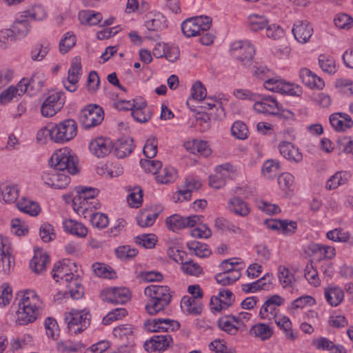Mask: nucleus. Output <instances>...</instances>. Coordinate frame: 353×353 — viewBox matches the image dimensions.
Wrapping results in <instances>:
<instances>
[{
  "mask_svg": "<svg viewBox=\"0 0 353 353\" xmlns=\"http://www.w3.org/2000/svg\"><path fill=\"white\" fill-rule=\"evenodd\" d=\"M12 248L10 240L0 235V261L4 271L10 270L12 265Z\"/></svg>",
  "mask_w": 353,
  "mask_h": 353,
  "instance_id": "412c9836",
  "label": "nucleus"
},
{
  "mask_svg": "<svg viewBox=\"0 0 353 353\" xmlns=\"http://www.w3.org/2000/svg\"><path fill=\"white\" fill-rule=\"evenodd\" d=\"M127 315V311L124 308L118 307L108 312L103 319L104 325H109L113 321L120 320Z\"/></svg>",
  "mask_w": 353,
  "mask_h": 353,
  "instance_id": "bf43d9fd",
  "label": "nucleus"
},
{
  "mask_svg": "<svg viewBox=\"0 0 353 353\" xmlns=\"http://www.w3.org/2000/svg\"><path fill=\"white\" fill-rule=\"evenodd\" d=\"M299 77L302 82L312 89L322 90L325 86L323 79L307 68H302L299 72Z\"/></svg>",
  "mask_w": 353,
  "mask_h": 353,
  "instance_id": "4be33fe9",
  "label": "nucleus"
},
{
  "mask_svg": "<svg viewBox=\"0 0 353 353\" xmlns=\"http://www.w3.org/2000/svg\"><path fill=\"white\" fill-rule=\"evenodd\" d=\"M312 31V28L306 21H299L292 29L295 39L300 43H306L311 37Z\"/></svg>",
  "mask_w": 353,
  "mask_h": 353,
  "instance_id": "a878e982",
  "label": "nucleus"
},
{
  "mask_svg": "<svg viewBox=\"0 0 353 353\" xmlns=\"http://www.w3.org/2000/svg\"><path fill=\"white\" fill-rule=\"evenodd\" d=\"M330 122L336 131H345L353 125L351 117L348 114L343 113L332 114L330 117Z\"/></svg>",
  "mask_w": 353,
  "mask_h": 353,
  "instance_id": "393cba45",
  "label": "nucleus"
},
{
  "mask_svg": "<svg viewBox=\"0 0 353 353\" xmlns=\"http://www.w3.org/2000/svg\"><path fill=\"white\" fill-rule=\"evenodd\" d=\"M227 209L230 212L242 217H245L250 213L248 203L239 196H233L229 199Z\"/></svg>",
  "mask_w": 353,
  "mask_h": 353,
  "instance_id": "5701e85b",
  "label": "nucleus"
},
{
  "mask_svg": "<svg viewBox=\"0 0 353 353\" xmlns=\"http://www.w3.org/2000/svg\"><path fill=\"white\" fill-rule=\"evenodd\" d=\"M165 223L168 229L172 231H177L186 228L185 217L178 214L169 216L166 219Z\"/></svg>",
  "mask_w": 353,
  "mask_h": 353,
  "instance_id": "864d4df0",
  "label": "nucleus"
},
{
  "mask_svg": "<svg viewBox=\"0 0 353 353\" xmlns=\"http://www.w3.org/2000/svg\"><path fill=\"white\" fill-rule=\"evenodd\" d=\"M24 81H19L17 85L10 86L8 89L3 90L0 94V103L6 104L13 99H17L26 92V88L23 87Z\"/></svg>",
  "mask_w": 353,
  "mask_h": 353,
  "instance_id": "b1692460",
  "label": "nucleus"
},
{
  "mask_svg": "<svg viewBox=\"0 0 353 353\" xmlns=\"http://www.w3.org/2000/svg\"><path fill=\"white\" fill-rule=\"evenodd\" d=\"M284 303V299L275 294L266 300L261 307L259 315L261 319L272 320L275 318L279 312V307Z\"/></svg>",
  "mask_w": 353,
  "mask_h": 353,
  "instance_id": "f8f14e48",
  "label": "nucleus"
},
{
  "mask_svg": "<svg viewBox=\"0 0 353 353\" xmlns=\"http://www.w3.org/2000/svg\"><path fill=\"white\" fill-rule=\"evenodd\" d=\"M280 153L287 159L291 161L300 162L303 156L299 149L291 143L283 141L279 145Z\"/></svg>",
  "mask_w": 353,
  "mask_h": 353,
  "instance_id": "bb28decb",
  "label": "nucleus"
},
{
  "mask_svg": "<svg viewBox=\"0 0 353 353\" xmlns=\"http://www.w3.org/2000/svg\"><path fill=\"white\" fill-rule=\"evenodd\" d=\"M52 274L57 282L60 281L65 285L73 299H78L82 296L83 287L74 263L69 261L57 262L53 267Z\"/></svg>",
  "mask_w": 353,
  "mask_h": 353,
  "instance_id": "f03ea898",
  "label": "nucleus"
},
{
  "mask_svg": "<svg viewBox=\"0 0 353 353\" xmlns=\"http://www.w3.org/2000/svg\"><path fill=\"white\" fill-rule=\"evenodd\" d=\"M78 126L72 119H65L52 127V141L64 143L73 139L77 134Z\"/></svg>",
  "mask_w": 353,
  "mask_h": 353,
  "instance_id": "0eeeda50",
  "label": "nucleus"
},
{
  "mask_svg": "<svg viewBox=\"0 0 353 353\" xmlns=\"http://www.w3.org/2000/svg\"><path fill=\"white\" fill-rule=\"evenodd\" d=\"M141 168L147 172H151L155 175L162 167V163L157 160L141 159L140 161Z\"/></svg>",
  "mask_w": 353,
  "mask_h": 353,
  "instance_id": "680f3d73",
  "label": "nucleus"
},
{
  "mask_svg": "<svg viewBox=\"0 0 353 353\" xmlns=\"http://www.w3.org/2000/svg\"><path fill=\"white\" fill-rule=\"evenodd\" d=\"M17 207L21 212L32 216H37L41 208L39 204L28 198L22 197L17 203Z\"/></svg>",
  "mask_w": 353,
  "mask_h": 353,
  "instance_id": "c756f323",
  "label": "nucleus"
},
{
  "mask_svg": "<svg viewBox=\"0 0 353 353\" xmlns=\"http://www.w3.org/2000/svg\"><path fill=\"white\" fill-rule=\"evenodd\" d=\"M268 20L263 15L253 14L248 17V26L253 31H258L263 29L268 26Z\"/></svg>",
  "mask_w": 353,
  "mask_h": 353,
  "instance_id": "de8ad7c7",
  "label": "nucleus"
},
{
  "mask_svg": "<svg viewBox=\"0 0 353 353\" xmlns=\"http://www.w3.org/2000/svg\"><path fill=\"white\" fill-rule=\"evenodd\" d=\"M61 97L60 92H54L45 99L41 106V113L43 117H52L61 110L63 105Z\"/></svg>",
  "mask_w": 353,
  "mask_h": 353,
  "instance_id": "ddd939ff",
  "label": "nucleus"
},
{
  "mask_svg": "<svg viewBox=\"0 0 353 353\" xmlns=\"http://www.w3.org/2000/svg\"><path fill=\"white\" fill-rule=\"evenodd\" d=\"M324 294L327 303L332 307L339 305L344 299V293L337 286H329L324 290Z\"/></svg>",
  "mask_w": 353,
  "mask_h": 353,
  "instance_id": "c85d7f7f",
  "label": "nucleus"
},
{
  "mask_svg": "<svg viewBox=\"0 0 353 353\" xmlns=\"http://www.w3.org/2000/svg\"><path fill=\"white\" fill-rule=\"evenodd\" d=\"M350 178V174L347 172L341 171L335 173L327 181L326 188L334 190L339 185L346 183Z\"/></svg>",
  "mask_w": 353,
  "mask_h": 353,
  "instance_id": "c9c22d12",
  "label": "nucleus"
},
{
  "mask_svg": "<svg viewBox=\"0 0 353 353\" xmlns=\"http://www.w3.org/2000/svg\"><path fill=\"white\" fill-rule=\"evenodd\" d=\"M148 330L152 332L161 331H174L179 328L180 324L178 321L168 319H154L145 323Z\"/></svg>",
  "mask_w": 353,
  "mask_h": 353,
  "instance_id": "a211bd4d",
  "label": "nucleus"
},
{
  "mask_svg": "<svg viewBox=\"0 0 353 353\" xmlns=\"http://www.w3.org/2000/svg\"><path fill=\"white\" fill-rule=\"evenodd\" d=\"M232 56L243 65L249 63L254 54L255 50L249 41H236L230 48Z\"/></svg>",
  "mask_w": 353,
  "mask_h": 353,
  "instance_id": "1a4fd4ad",
  "label": "nucleus"
},
{
  "mask_svg": "<svg viewBox=\"0 0 353 353\" xmlns=\"http://www.w3.org/2000/svg\"><path fill=\"white\" fill-rule=\"evenodd\" d=\"M176 179V172L172 168L165 167L160 169L156 175V180L159 183H170Z\"/></svg>",
  "mask_w": 353,
  "mask_h": 353,
  "instance_id": "37998d69",
  "label": "nucleus"
},
{
  "mask_svg": "<svg viewBox=\"0 0 353 353\" xmlns=\"http://www.w3.org/2000/svg\"><path fill=\"white\" fill-rule=\"evenodd\" d=\"M16 323L26 325L34 323L42 314L44 303L34 290L21 292Z\"/></svg>",
  "mask_w": 353,
  "mask_h": 353,
  "instance_id": "f257e3e1",
  "label": "nucleus"
},
{
  "mask_svg": "<svg viewBox=\"0 0 353 353\" xmlns=\"http://www.w3.org/2000/svg\"><path fill=\"white\" fill-rule=\"evenodd\" d=\"M12 299V288L7 283L0 287V306L6 307L10 304Z\"/></svg>",
  "mask_w": 353,
  "mask_h": 353,
  "instance_id": "0e129e2a",
  "label": "nucleus"
},
{
  "mask_svg": "<svg viewBox=\"0 0 353 353\" xmlns=\"http://www.w3.org/2000/svg\"><path fill=\"white\" fill-rule=\"evenodd\" d=\"M234 301L233 293L228 289L220 290L218 296H212L210 300L211 309L215 312H221L228 309Z\"/></svg>",
  "mask_w": 353,
  "mask_h": 353,
  "instance_id": "4468645a",
  "label": "nucleus"
},
{
  "mask_svg": "<svg viewBox=\"0 0 353 353\" xmlns=\"http://www.w3.org/2000/svg\"><path fill=\"white\" fill-rule=\"evenodd\" d=\"M143 201V192L139 188H135L128 196V202L132 208H139Z\"/></svg>",
  "mask_w": 353,
  "mask_h": 353,
  "instance_id": "338daca9",
  "label": "nucleus"
},
{
  "mask_svg": "<svg viewBox=\"0 0 353 353\" xmlns=\"http://www.w3.org/2000/svg\"><path fill=\"white\" fill-rule=\"evenodd\" d=\"M215 170L216 174L210 176L209 184L213 188L219 189L225 185V179L230 176L233 167L230 163H225L218 165Z\"/></svg>",
  "mask_w": 353,
  "mask_h": 353,
  "instance_id": "2eb2a0df",
  "label": "nucleus"
},
{
  "mask_svg": "<svg viewBox=\"0 0 353 353\" xmlns=\"http://www.w3.org/2000/svg\"><path fill=\"white\" fill-rule=\"evenodd\" d=\"M210 348L214 351V353H236L232 347H228L223 340H214L210 344Z\"/></svg>",
  "mask_w": 353,
  "mask_h": 353,
  "instance_id": "774afa93",
  "label": "nucleus"
},
{
  "mask_svg": "<svg viewBox=\"0 0 353 353\" xmlns=\"http://www.w3.org/2000/svg\"><path fill=\"white\" fill-rule=\"evenodd\" d=\"M276 324L281 329L284 330L286 337L294 341L296 339L292 330V323L290 319L287 316H276L273 319Z\"/></svg>",
  "mask_w": 353,
  "mask_h": 353,
  "instance_id": "a18cd8bd",
  "label": "nucleus"
},
{
  "mask_svg": "<svg viewBox=\"0 0 353 353\" xmlns=\"http://www.w3.org/2000/svg\"><path fill=\"white\" fill-rule=\"evenodd\" d=\"M181 269L183 272L187 274L198 276L203 273L202 268L193 261H189L185 263H181Z\"/></svg>",
  "mask_w": 353,
  "mask_h": 353,
  "instance_id": "e2e57ef3",
  "label": "nucleus"
},
{
  "mask_svg": "<svg viewBox=\"0 0 353 353\" xmlns=\"http://www.w3.org/2000/svg\"><path fill=\"white\" fill-rule=\"evenodd\" d=\"M89 149L92 154L98 158H102L110 153L112 144L109 139L98 137L90 141Z\"/></svg>",
  "mask_w": 353,
  "mask_h": 353,
  "instance_id": "f3484780",
  "label": "nucleus"
},
{
  "mask_svg": "<svg viewBox=\"0 0 353 353\" xmlns=\"http://www.w3.org/2000/svg\"><path fill=\"white\" fill-rule=\"evenodd\" d=\"M279 92L290 96L299 97L302 94L303 90L302 88L297 84L285 82L282 80Z\"/></svg>",
  "mask_w": 353,
  "mask_h": 353,
  "instance_id": "3c124183",
  "label": "nucleus"
},
{
  "mask_svg": "<svg viewBox=\"0 0 353 353\" xmlns=\"http://www.w3.org/2000/svg\"><path fill=\"white\" fill-rule=\"evenodd\" d=\"M135 241L145 248L151 249L155 246L157 238L153 234H148L137 236Z\"/></svg>",
  "mask_w": 353,
  "mask_h": 353,
  "instance_id": "69168bd1",
  "label": "nucleus"
},
{
  "mask_svg": "<svg viewBox=\"0 0 353 353\" xmlns=\"http://www.w3.org/2000/svg\"><path fill=\"white\" fill-rule=\"evenodd\" d=\"M130 292L125 288H108L101 294L104 301L113 304H123L130 299Z\"/></svg>",
  "mask_w": 353,
  "mask_h": 353,
  "instance_id": "9b49d317",
  "label": "nucleus"
},
{
  "mask_svg": "<svg viewBox=\"0 0 353 353\" xmlns=\"http://www.w3.org/2000/svg\"><path fill=\"white\" fill-rule=\"evenodd\" d=\"M114 337L123 341H131L133 338V327L130 324L121 325L113 329Z\"/></svg>",
  "mask_w": 353,
  "mask_h": 353,
  "instance_id": "ea45409f",
  "label": "nucleus"
},
{
  "mask_svg": "<svg viewBox=\"0 0 353 353\" xmlns=\"http://www.w3.org/2000/svg\"><path fill=\"white\" fill-rule=\"evenodd\" d=\"M241 277L240 271H233L230 273L220 272L216 276V282L222 285H230L236 282Z\"/></svg>",
  "mask_w": 353,
  "mask_h": 353,
  "instance_id": "c03bdc74",
  "label": "nucleus"
},
{
  "mask_svg": "<svg viewBox=\"0 0 353 353\" xmlns=\"http://www.w3.org/2000/svg\"><path fill=\"white\" fill-rule=\"evenodd\" d=\"M231 132L236 138L243 140L248 137V129L243 122L238 121L233 123Z\"/></svg>",
  "mask_w": 353,
  "mask_h": 353,
  "instance_id": "052dcab7",
  "label": "nucleus"
},
{
  "mask_svg": "<svg viewBox=\"0 0 353 353\" xmlns=\"http://www.w3.org/2000/svg\"><path fill=\"white\" fill-rule=\"evenodd\" d=\"M232 316H223L219 319L218 321L219 327L230 335H235L238 330L239 325L233 323Z\"/></svg>",
  "mask_w": 353,
  "mask_h": 353,
  "instance_id": "49530a36",
  "label": "nucleus"
},
{
  "mask_svg": "<svg viewBox=\"0 0 353 353\" xmlns=\"http://www.w3.org/2000/svg\"><path fill=\"white\" fill-rule=\"evenodd\" d=\"M250 333L261 341H265L272 336L273 330L272 327L265 323H257L251 327Z\"/></svg>",
  "mask_w": 353,
  "mask_h": 353,
  "instance_id": "473e14b6",
  "label": "nucleus"
},
{
  "mask_svg": "<svg viewBox=\"0 0 353 353\" xmlns=\"http://www.w3.org/2000/svg\"><path fill=\"white\" fill-rule=\"evenodd\" d=\"M79 19L81 23L95 26L102 19V15L99 12L92 11L82 12L79 14Z\"/></svg>",
  "mask_w": 353,
  "mask_h": 353,
  "instance_id": "603ef678",
  "label": "nucleus"
},
{
  "mask_svg": "<svg viewBox=\"0 0 353 353\" xmlns=\"http://www.w3.org/2000/svg\"><path fill=\"white\" fill-rule=\"evenodd\" d=\"M132 116L138 122L145 123L150 119V114L146 111V102L144 101L137 103L132 110Z\"/></svg>",
  "mask_w": 353,
  "mask_h": 353,
  "instance_id": "e433bc0d",
  "label": "nucleus"
},
{
  "mask_svg": "<svg viewBox=\"0 0 353 353\" xmlns=\"http://www.w3.org/2000/svg\"><path fill=\"white\" fill-rule=\"evenodd\" d=\"M48 262V255L46 252L37 251L35 252L33 259L30 261V266L35 273L40 274L46 270Z\"/></svg>",
  "mask_w": 353,
  "mask_h": 353,
  "instance_id": "7c9ffc66",
  "label": "nucleus"
},
{
  "mask_svg": "<svg viewBox=\"0 0 353 353\" xmlns=\"http://www.w3.org/2000/svg\"><path fill=\"white\" fill-rule=\"evenodd\" d=\"M81 71V62L79 57L72 59L71 67L68 70L67 82L64 83L65 88L70 92L77 90V83L79 82Z\"/></svg>",
  "mask_w": 353,
  "mask_h": 353,
  "instance_id": "aec40b11",
  "label": "nucleus"
},
{
  "mask_svg": "<svg viewBox=\"0 0 353 353\" xmlns=\"http://www.w3.org/2000/svg\"><path fill=\"white\" fill-rule=\"evenodd\" d=\"M50 163L55 170L66 171L71 174H75L79 171L76 157L68 148L56 151L50 158Z\"/></svg>",
  "mask_w": 353,
  "mask_h": 353,
  "instance_id": "39448f33",
  "label": "nucleus"
},
{
  "mask_svg": "<svg viewBox=\"0 0 353 353\" xmlns=\"http://www.w3.org/2000/svg\"><path fill=\"white\" fill-rule=\"evenodd\" d=\"M212 19L208 17H195L186 19L181 24V29L186 37L201 35L211 27Z\"/></svg>",
  "mask_w": 353,
  "mask_h": 353,
  "instance_id": "6e6552de",
  "label": "nucleus"
},
{
  "mask_svg": "<svg viewBox=\"0 0 353 353\" xmlns=\"http://www.w3.org/2000/svg\"><path fill=\"white\" fill-rule=\"evenodd\" d=\"M319 63L322 70L330 74L336 71L335 61L332 57L321 54L319 57Z\"/></svg>",
  "mask_w": 353,
  "mask_h": 353,
  "instance_id": "6e6d98bb",
  "label": "nucleus"
},
{
  "mask_svg": "<svg viewBox=\"0 0 353 353\" xmlns=\"http://www.w3.org/2000/svg\"><path fill=\"white\" fill-rule=\"evenodd\" d=\"M79 119L85 128H91L101 123L103 111L98 105H89L81 111Z\"/></svg>",
  "mask_w": 353,
  "mask_h": 353,
  "instance_id": "9d476101",
  "label": "nucleus"
},
{
  "mask_svg": "<svg viewBox=\"0 0 353 353\" xmlns=\"http://www.w3.org/2000/svg\"><path fill=\"white\" fill-rule=\"evenodd\" d=\"M158 216L159 212L143 211L137 219V223L142 228L150 227L154 224Z\"/></svg>",
  "mask_w": 353,
  "mask_h": 353,
  "instance_id": "09e8293b",
  "label": "nucleus"
},
{
  "mask_svg": "<svg viewBox=\"0 0 353 353\" xmlns=\"http://www.w3.org/2000/svg\"><path fill=\"white\" fill-rule=\"evenodd\" d=\"M28 21L43 20L46 17V12L44 8L40 5L32 6L31 8L26 10L22 14Z\"/></svg>",
  "mask_w": 353,
  "mask_h": 353,
  "instance_id": "8fccbe9b",
  "label": "nucleus"
},
{
  "mask_svg": "<svg viewBox=\"0 0 353 353\" xmlns=\"http://www.w3.org/2000/svg\"><path fill=\"white\" fill-rule=\"evenodd\" d=\"M304 276L310 284L314 287L319 286L321 281L317 270L314 268L312 263H308L304 270Z\"/></svg>",
  "mask_w": 353,
  "mask_h": 353,
  "instance_id": "5fc2aeb1",
  "label": "nucleus"
},
{
  "mask_svg": "<svg viewBox=\"0 0 353 353\" xmlns=\"http://www.w3.org/2000/svg\"><path fill=\"white\" fill-rule=\"evenodd\" d=\"M75 192L76 195L72 199L74 210L84 218L90 216L92 210L97 209L99 205L95 200L99 190L94 188L79 186L75 188Z\"/></svg>",
  "mask_w": 353,
  "mask_h": 353,
  "instance_id": "20e7f679",
  "label": "nucleus"
},
{
  "mask_svg": "<svg viewBox=\"0 0 353 353\" xmlns=\"http://www.w3.org/2000/svg\"><path fill=\"white\" fill-rule=\"evenodd\" d=\"M170 335H156L144 343V348L148 352L165 351L172 343Z\"/></svg>",
  "mask_w": 353,
  "mask_h": 353,
  "instance_id": "dca6fc26",
  "label": "nucleus"
},
{
  "mask_svg": "<svg viewBox=\"0 0 353 353\" xmlns=\"http://www.w3.org/2000/svg\"><path fill=\"white\" fill-rule=\"evenodd\" d=\"M144 292L149 297L145 310L150 315L157 314L170 303L172 295L168 286L151 285L145 288Z\"/></svg>",
  "mask_w": 353,
  "mask_h": 353,
  "instance_id": "7ed1b4c3",
  "label": "nucleus"
},
{
  "mask_svg": "<svg viewBox=\"0 0 353 353\" xmlns=\"http://www.w3.org/2000/svg\"><path fill=\"white\" fill-rule=\"evenodd\" d=\"M132 141L129 139H121L116 143L115 154L119 158H124L129 155L133 150Z\"/></svg>",
  "mask_w": 353,
  "mask_h": 353,
  "instance_id": "f704fd0d",
  "label": "nucleus"
},
{
  "mask_svg": "<svg viewBox=\"0 0 353 353\" xmlns=\"http://www.w3.org/2000/svg\"><path fill=\"white\" fill-rule=\"evenodd\" d=\"M86 218H90L92 226L100 229L105 228L109 223V219L106 214L99 212L93 213L92 210L90 216Z\"/></svg>",
  "mask_w": 353,
  "mask_h": 353,
  "instance_id": "13d9d810",
  "label": "nucleus"
},
{
  "mask_svg": "<svg viewBox=\"0 0 353 353\" xmlns=\"http://www.w3.org/2000/svg\"><path fill=\"white\" fill-rule=\"evenodd\" d=\"M63 228L65 231L79 236H85L87 234L86 228L81 223L68 219L63 222Z\"/></svg>",
  "mask_w": 353,
  "mask_h": 353,
  "instance_id": "58836bf2",
  "label": "nucleus"
},
{
  "mask_svg": "<svg viewBox=\"0 0 353 353\" xmlns=\"http://www.w3.org/2000/svg\"><path fill=\"white\" fill-rule=\"evenodd\" d=\"M76 44V37L72 32H66L59 43V51L67 53Z\"/></svg>",
  "mask_w": 353,
  "mask_h": 353,
  "instance_id": "4d7b16f0",
  "label": "nucleus"
},
{
  "mask_svg": "<svg viewBox=\"0 0 353 353\" xmlns=\"http://www.w3.org/2000/svg\"><path fill=\"white\" fill-rule=\"evenodd\" d=\"M278 277L283 288L292 287L296 281L294 275L284 265L278 267Z\"/></svg>",
  "mask_w": 353,
  "mask_h": 353,
  "instance_id": "4c0bfd02",
  "label": "nucleus"
},
{
  "mask_svg": "<svg viewBox=\"0 0 353 353\" xmlns=\"http://www.w3.org/2000/svg\"><path fill=\"white\" fill-rule=\"evenodd\" d=\"M181 307L184 312L189 314H199L202 310V307L198 301L194 298L188 296L182 298Z\"/></svg>",
  "mask_w": 353,
  "mask_h": 353,
  "instance_id": "72a5a7b5",
  "label": "nucleus"
},
{
  "mask_svg": "<svg viewBox=\"0 0 353 353\" xmlns=\"http://www.w3.org/2000/svg\"><path fill=\"white\" fill-rule=\"evenodd\" d=\"M92 268L94 274L99 277L113 279L116 276V273L112 268L105 263H94Z\"/></svg>",
  "mask_w": 353,
  "mask_h": 353,
  "instance_id": "a19ab883",
  "label": "nucleus"
},
{
  "mask_svg": "<svg viewBox=\"0 0 353 353\" xmlns=\"http://www.w3.org/2000/svg\"><path fill=\"white\" fill-rule=\"evenodd\" d=\"M91 314L86 309L79 310L72 309L65 313V321L69 332L73 334H78L90 324Z\"/></svg>",
  "mask_w": 353,
  "mask_h": 353,
  "instance_id": "423d86ee",
  "label": "nucleus"
},
{
  "mask_svg": "<svg viewBox=\"0 0 353 353\" xmlns=\"http://www.w3.org/2000/svg\"><path fill=\"white\" fill-rule=\"evenodd\" d=\"M41 179L45 184L55 189L65 188L70 183V178L67 175L55 171L43 172Z\"/></svg>",
  "mask_w": 353,
  "mask_h": 353,
  "instance_id": "6ab92c4d",
  "label": "nucleus"
},
{
  "mask_svg": "<svg viewBox=\"0 0 353 353\" xmlns=\"http://www.w3.org/2000/svg\"><path fill=\"white\" fill-rule=\"evenodd\" d=\"M10 30L12 31L14 38L24 37L28 34L30 30L29 21L21 14L14 21Z\"/></svg>",
  "mask_w": 353,
  "mask_h": 353,
  "instance_id": "cd10ccee",
  "label": "nucleus"
},
{
  "mask_svg": "<svg viewBox=\"0 0 353 353\" xmlns=\"http://www.w3.org/2000/svg\"><path fill=\"white\" fill-rule=\"evenodd\" d=\"M19 191L16 185L3 183L0 185V195L6 203H14L19 196Z\"/></svg>",
  "mask_w": 353,
  "mask_h": 353,
  "instance_id": "2f4dec72",
  "label": "nucleus"
},
{
  "mask_svg": "<svg viewBox=\"0 0 353 353\" xmlns=\"http://www.w3.org/2000/svg\"><path fill=\"white\" fill-rule=\"evenodd\" d=\"M188 248L196 256L203 258L210 255L211 251L205 243L193 241L187 243Z\"/></svg>",
  "mask_w": 353,
  "mask_h": 353,
  "instance_id": "79ce46f5",
  "label": "nucleus"
}]
</instances>
